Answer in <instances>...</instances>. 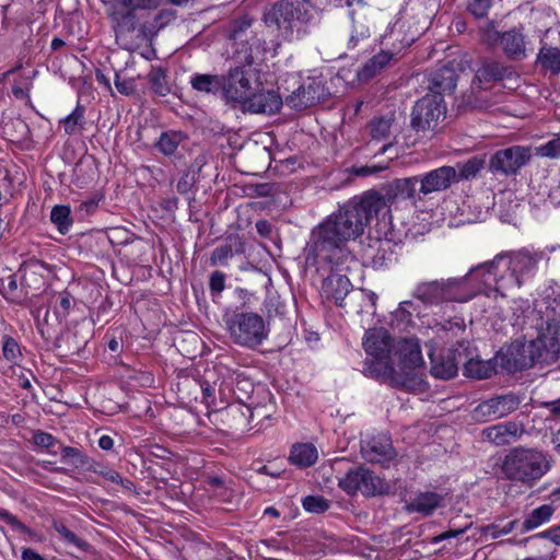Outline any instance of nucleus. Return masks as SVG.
<instances>
[{"label":"nucleus","mask_w":560,"mask_h":560,"mask_svg":"<svg viewBox=\"0 0 560 560\" xmlns=\"http://www.w3.org/2000/svg\"><path fill=\"white\" fill-rule=\"evenodd\" d=\"M494 264L495 260L482 262L459 278L421 281L415 285L412 296L430 307L447 302L465 303L481 291L479 272L485 268L490 272Z\"/></svg>","instance_id":"obj_2"},{"label":"nucleus","mask_w":560,"mask_h":560,"mask_svg":"<svg viewBox=\"0 0 560 560\" xmlns=\"http://www.w3.org/2000/svg\"><path fill=\"white\" fill-rule=\"evenodd\" d=\"M394 345L390 335L384 328L369 329L363 338L365 352L382 365L384 372H386V361H389L393 355Z\"/></svg>","instance_id":"obj_16"},{"label":"nucleus","mask_w":560,"mask_h":560,"mask_svg":"<svg viewBox=\"0 0 560 560\" xmlns=\"http://www.w3.org/2000/svg\"><path fill=\"white\" fill-rule=\"evenodd\" d=\"M71 305L72 301L70 294L68 292L61 293L59 298V304L55 310L56 322L58 324H62V322L67 318Z\"/></svg>","instance_id":"obj_53"},{"label":"nucleus","mask_w":560,"mask_h":560,"mask_svg":"<svg viewBox=\"0 0 560 560\" xmlns=\"http://www.w3.org/2000/svg\"><path fill=\"white\" fill-rule=\"evenodd\" d=\"M317 11L306 0H282L266 14L265 23L275 26L283 38L295 40L307 33V25L315 21Z\"/></svg>","instance_id":"obj_6"},{"label":"nucleus","mask_w":560,"mask_h":560,"mask_svg":"<svg viewBox=\"0 0 560 560\" xmlns=\"http://www.w3.org/2000/svg\"><path fill=\"white\" fill-rule=\"evenodd\" d=\"M282 104V97L276 91L265 90L259 85L246 100L242 109L255 114H275Z\"/></svg>","instance_id":"obj_19"},{"label":"nucleus","mask_w":560,"mask_h":560,"mask_svg":"<svg viewBox=\"0 0 560 560\" xmlns=\"http://www.w3.org/2000/svg\"><path fill=\"white\" fill-rule=\"evenodd\" d=\"M555 512L551 504H544L534 509L524 520L522 524V533L535 529L547 523Z\"/></svg>","instance_id":"obj_32"},{"label":"nucleus","mask_w":560,"mask_h":560,"mask_svg":"<svg viewBox=\"0 0 560 560\" xmlns=\"http://www.w3.org/2000/svg\"><path fill=\"white\" fill-rule=\"evenodd\" d=\"M33 442L37 446L48 448L54 445L55 438L47 432L38 431V432L34 433Z\"/></svg>","instance_id":"obj_60"},{"label":"nucleus","mask_w":560,"mask_h":560,"mask_svg":"<svg viewBox=\"0 0 560 560\" xmlns=\"http://www.w3.org/2000/svg\"><path fill=\"white\" fill-rule=\"evenodd\" d=\"M516 523V521H511L502 527L497 524H490L482 528V534L491 539H497L503 535L510 534L515 528Z\"/></svg>","instance_id":"obj_49"},{"label":"nucleus","mask_w":560,"mask_h":560,"mask_svg":"<svg viewBox=\"0 0 560 560\" xmlns=\"http://www.w3.org/2000/svg\"><path fill=\"white\" fill-rule=\"evenodd\" d=\"M336 272L329 275L323 283L325 296L332 300L338 306H343V300L352 289V284L346 275L339 273L341 270L330 265Z\"/></svg>","instance_id":"obj_23"},{"label":"nucleus","mask_w":560,"mask_h":560,"mask_svg":"<svg viewBox=\"0 0 560 560\" xmlns=\"http://www.w3.org/2000/svg\"><path fill=\"white\" fill-rule=\"evenodd\" d=\"M549 457L536 448L513 447L502 458L500 470L504 479L533 488L549 470Z\"/></svg>","instance_id":"obj_5"},{"label":"nucleus","mask_w":560,"mask_h":560,"mask_svg":"<svg viewBox=\"0 0 560 560\" xmlns=\"http://www.w3.org/2000/svg\"><path fill=\"white\" fill-rule=\"evenodd\" d=\"M419 183L418 176L400 178L394 180L384 191V194L377 191H368V194H375L384 202L382 211L385 210L389 205L397 200L415 199L417 189L416 186Z\"/></svg>","instance_id":"obj_21"},{"label":"nucleus","mask_w":560,"mask_h":560,"mask_svg":"<svg viewBox=\"0 0 560 560\" xmlns=\"http://www.w3.org/2000/svg\"><path fill=\"white\" fill-rule=\"evenodd\" d=\"M387 166H362L354 170V174L358 176H369L372 174H376L383 170H386Z\"/></svg>","instance_id":"obj_62"},{"label":"nucleus","mask_w":560,"mask_h":560,"mask_svg":"<svg viewBox=\"0 0 560 560\" xmlns=\"http://www.w3.org/2000/svg\"><path fill=\"white\" fill-rule=\"evenodd\" d=\"M160 0H119L113 8L109 18L115 24L116 32H133L137 26L136 10L154 9Z\"/></svg>","instance_id":"obj_14"},{"label":"nucleus","mask_w":560,"mask_h":560,"mask_svg":"<svg viewBox=\"0 0 560 560\" xmlns=\"http://www.w3.org/2000/svg\"><path fill=\"white\" fill-rule=\"evenodd\" d=\"M361 454L368 462L385 464L395 457V450L388 435L378 434L362 441Z\"/></svg>","instance_id":"obj_20"},{"label":"nucleus","mask_w":560,"mask_h":560,"mask_svg":"<svg viewBox=\"0 0 560 560\" xmlns=\"http://www.w3.org/2000/svg\"><path fill=\"white\" fill-rule=\"evenodd\" d=\"M423 364L421 349L417 339H399L394 345V352L386 361V374L390 383L398 388L410 392H421L425 383L418 369Z\"/></svg>","instance_id":"obj_3"},{"label":"nucleus","mask_w":560,"mask_h":560,"mask_svg":"<svg viewBox=\"0 0 560 560\" xmlns=\"http://www.w3.org/2000/svg\"><path fill=\"white\" fill-rule=\"evenodd\" d=\"M465 324L463 319H456L454 322H445L444 324L439 325L438 332H442L445 335L447 339L453 337H458L464 334Z\"/></svg>","instance_id":"obj_50"},{"label":"nucleus","mask_w":560,"mask_h":560,"mask_svg":"<svg viewBox=\"0 0 560 560\" xmlns=\"http://www.w3.org/2000/svg\"><path fill=\"white\" fill-rule=\"evenodd\" d=\"M180 138L176 133L163 132L156 142V148L165 155H172L177 150Z\"/></svg>","instance_id":"obj_43"},{"label":"nucleus","mask_w":560,"mask_h":560,"mask_svg":"<svg viewBox=\"0 0 560 560\" xmlns=\"http://www.w3.org/2000/svg\"><path fill=\"white\" fill-rule=\"evenodd\" d=\"M396 60V54L381 50L378 54L374 55L371 59H369L363 67L358 71V78L360 81H369L386 67L389 66L392 61Z\"/></svg>","instance_id":"obj_27"},{"label":"nucleus","mask_w":560,"mask_h":560,"mask_svg":"<svg viewBox=\"0 0 560 560\" xmlns=\"http://www.w3.org/2000/svg\"><path fill=\"white\" fill-rule=\"evenodd\" d=\"M233 341L242 347L255 348L268 337L265 320L256 313H237L229 323Z\"/></svg>","instance_id":"obj_9"},{"label":"nucleus","mask_w":560,"mask_h":560,"mask_svg":"<svg viewBox=\"0 0 560 560\" xmlns=\"http://www.w3.org/2000/svg\"><path fill=\"white\" fill-rule=\"evenodd\" d=\"M419 192L427 196L448 189L452 184L457 183V172L453 166H441L423 175L418 176Z\"/></svg>","instance_id":"obj_17"},{"label":"nucleus","mask_w":560,"mask_h":560,"mask_svg":"<svg viewBox=\"0 0 560 560\" xmlns=\"http://www.w3.org/2000/svg\"><path fill=\"white\" fill-rule=\"evenodd\" d=\"M43 268V265L37 261H27L21 265L19 269V273L21 275L22 285L32 287V284H36L38 282V279L36 276L38 275L39 270Z\"/></svg>","instance_id":"obj_40"},{"label":"nucleus","mask_w":560,"mask_h":560,"mask_svg":"<svg viewBox=\"0 0 560 560\" xmlns=\"http://www.w3.org/2000/svg\"><path fill=\"white\" fill-rule=\"evenodd\" d=\"M485 161L472 156L464 163H458L455 167L457 172V182L462 179H471L483 168Z\"/></svg>","instance_id":"obj_37"},{"label":"nucleus","mask_w":560,"mask_h":560,"mask_svg":"<svg viewBox=\"0 0 560 560\" xmlns=\"http://www.w3.org/2000/svg\"><path fill=\"white\" fill-rule=\"evenodd\" d=\"M536 155L541 158L557 159L560 156V138H555L545 144L536 148Z\"/></svg>","instance_id":"obj_51"},{"label":"nucleus","mask_w":560,"mask_h":560,"mask_svg":"<svg viewBox=\"0 0 560 560\" xmlns=\"http://www.w3.org/2000/svg\"><path fill=\"white\" fill-rule=\"evenodd\" d=\"M115 86L117 91L124 95H131L135 92V84L130 80L120 79L119 74H115Z\"/></svg>","instance_id":"obj_59"},{"label":"nucleus","mask_w":560,"mask_h":560,"mask_svg":"<svg viewBox=\"0 0 560 560\" xmlns=\"http://www.w3.org/2000/svg\"><path fill=\"white\" fill-rule=\"evenodd\" d=\"M500 44L504 54L513 60L526 57V43L524 35L517 30H510L500 36Z\"/></svg>","instance_id":"obj_26"},{"label":"nucleus","mask_w":560,"mask_h":560,"mask_svg":"<svg viewBox=\"0 0 560 560\" xmlns=\"http://www.w3.org/2000/svg\"><path fill=\"white\" fill-rule=\"evenodd\" d=\"M318 453L316 447L311 443H302L292 446L289 459L298 467H310L317 460Z\"/></svg>","instance_id":"obj_30"},{"label":"nucleus","mask_w":560,"mask_h":560,"mask_svg":"<svg viewBox=\"0 0 560 560\" xmlns=\"http://www.w3.org/2000/svg\"><path fill=\"white\" fill-rule=\"evenodd\" d=\"M445 114L443 97L427 93L412 107L410 125L417 132L433 131L445 118Z\"/></svg>","instance_id":"obj_10"},{"label":"nucleus","mask_w":560,"mask_h":560,"mask_svg":"<svg viewBox=\"0 0 560 560\" xmlns=\"http://www.w3.org/2000/svg\"><path fill=\"white\" fill-rule=\"evenodd\" d=\"M149 82L152 91L158 95L165 96L170 92L165 71L161 68L151 70L149 73Z\"/></svg>","instance_id":"obj_42"},{"label":"nucleus","mask_w":560,"mask_h":560,"mask_svg":"<svg viewBox=\"0 0 560 560\" xmlns=\"http://www.w3.org/2000/svg\"><path fill=\"white\" fill-rule=\"evenodd\" d=\"M63 125V129L66 135L72 136L83 129L85 119H84V108L82 106H77L74 110L65 117L61 121Z\"/></svg>","instance_id":"obj_38"},{"label":"nucleus","mask_w":560,"mask_h":560,"mask_svg":"<svg viewBox=\"0 0 560 560\" xmlns=\"http://www.w3.org/2000/svg\"><path fill=\"white\" fill-rule=\"evenodd\" d=\"M392 119L378 118L371 122V135L374 140H386L390 136Z\"/></svg>","instance_id":"obj_44"},{"label":"nucleus","mask_w":560,"mask_h":560,"mask_svg":"<svg viewBox=\"0 0 560 560\" xmlns=\"http://www.w3.org/2000/svg\"><path fill=\"white\" fill-rule=\"evenodd\" d=\"M261 85L258 71L250 62L231 67L222 74V98L241 108L249 95Z\"/></svg>","instance_id":"obj_7"},{"label":"nucleus","mask_w":560,"mask_h":560,"mask_svg":"<svg viewBox=\"0 0 560 560\" xmlns=\"http://www.w3.org/2000/svg\"><path fill=\"white\" fill-rule=\"evenodd\" d=\"M233 256V248L231 244H223L213 249L211 254L212 265L225 264L229 258Z\"/></svg>","instance_id":"obj_54"},{"label":"nucleus","mask_w":560,"mask_h":560,"mask_svg":"<svg viewBox=\"0 0 560 560\" xmlns=\"http://www.w3.org/2000/svg\"><path fill=\"white\" fill-rule=\"evenodd\" d=\"M339 487L348 494L353 495L361 492L363 495H378L388 490V485L378 476L364 467L350 469L339 480Z\"/></svg>","instance_id":"obj_11"},{"label":"nucleus","mask_w":560,"mask_h":560,"mask_svg":"<svg viewBox=\"0 0 560 560\" xmlns=\"http://www.w3.org/2000/svg\"><path fill=\"white\" fill-rule=\"evenodd\" d=\"M201 392H202V398L201 401L206 405L208 409H217L215 404V386L209 384L207 381H203L200 384Z\"/></svg>","instance_id":"obj_55"},{"label":"nucleus","mask_w":560,"mask_h":560,"mask_svg":"<svg viewBox=\"0 0 560 560\" xmlns=\"http://www.w3.org/2000/svg\"><path fill=\"white\" fill-rule=\"evenodd\" d=\"M0 293L9 301L16 302L21 299L18 288V275L5 271L0 276Z\"/></svg>","instance_id":"obj_36"},{"label":"nucleus","mask_w":560,"mask_h":560,"mask_svg":"<svg viewBox=\"0 0 560 560\" xmlns=\"http://www.w3.org/2000/svg\"><path fill=\"white\" fill-rule=\"evenodd\" d=\"M457 85V74L453 66H444L429 77V93L443 97L444 94L454 92Z\"/></svg>","instance_id":"obj_25"},{"label":"nucleus","mask_w":560,"mask_h":560,"mask_svg":"<svg viewBox=\"0 0 560 560\" xmlns=\"http://www.w3.org/2000/svg\"><path fill=\"white\" fill-rule=\"evenodd\" d=\"M0 518L4 521L7 524L12 526L13 529L24 533L26 532V526L20 522V520L13 514L9 513L5 510H0Z\"/></svg>","instance_id":"obj_57"},{"label":"nucleus","mask_w":560,"mask_h":560,"mask_svg":"<svg viewBox=\"0 0 560 560\" xmlns=\"http://www.w3.org/2000/svg\"><path fill=\"white\" fill-rule=\"evenodd\" d=\"M352 31L348 39V48L354 49L360 42L366 40L370 37V27L362 20L353 19Z\"/></svg>","instance_id":"obj_41"},{"label":"nucleus","mask_w":560,"mask_h":560,"mask_svg":"<svg viewBox=\"0 0 560 560\" xmlns=\"http://www.w3.org/2000/svg\"><path fill=\"white\" fill-rule=\"evenodd\" d=\"M303 508L311 513H324L326 512L330 504L329 501L320 495H307L302 501Z\"/></svg>","instance_id":"obj_45"},{"label":"nucleus","mask_w":560,"mask_h":560,"mask_svg":"<svg viewBox=\"0 0 560 560\" xmlns=\"http://www.w3.org/2000/svg\"><path fill=\"white\" fill-rule=\"evenodd\" d=\"M442 497L435 492H421L406 505L408 512H417L424 515L432 514L441 504Z\"/></svg>","instance_id":"obj_28"},{"label":"nucleus","mask_w":560,"mask_h":560,"mask_svg":"<svg viewBox=\"0 0 560 560\" xmlns=\"http://www.w3.org/2000/svg\"><path fill=\"white\" fill-rule=\"evenodd\" d=\"M54 528L56 529V532L58 534H60V536L62 537V539L66 542H68L70 545H73V546L78 547L81 550H86L88 549L89 544L86 541H84L83 539L79 538L73 532H71L63 524L56 523L54 525Z\"/></svg>","instance_id":"obj_47"},{"label":"nucleus","mask_w":560,"mask_h":560,"mask_svg":"<svg viewBox=\"0 0 560 560\" xmlns=\"http://www.w3.org/2000/svg\"><path fill=\"white\" fill-rule=\"evenodd\" d=\"M520 404V397L513 393L497 396L480 402L474 409V418L478 421L503 418L515 411Z\"/></svg>","instance_id":"obj_15"},{"label":"nucleus","mask_w":560,"mask_h":560,"mask_svg":"<svg viewBox=\"0 0 560 560\" xmlns=\"http://www.w3.org/2000/svg\"><path fill=\"white\" fill-rule=\"evenodd\" d=\"M209 287L212 292L221 293L225 287L224 273L214 271L210 277Z\"/></svg>","instance_id":"obj_58"},{"label":"nucleus","mask_w":560,"mask_h":560,"mask_svg":"<svg viewBox=\"0 0 560 560\" xmlns=\"http://www.w3.org/2000/svg\"><path fill=\"white\" fill-rule=\"evenodd\" d=\"M40 308L36 310L33 312V315L35 316L36 320H37V328L39 329V332L42 334V336H47V337H50L51 336V330L59 326L60 324H58L56 322V318L54 320H50L49 319V311L48 310H45V316H44V319L43 322L39 319V315H40Z\"/></svg>","instance_id":"obj_52"},{"label":"nucleus","mask_w":560,"mask_h":560,"mask_svg":"<svg viewBox=\"0 0 560 560\" xmlns=\"http://www.w3.org/2000/svg\"><path fill=\"white\" fill-rule=\"evenodd\" d=\"M191 88L203 94H222V75L208 73H194L190 77Z\"/></svg>","instance_id":"obj_29"},{"label":"nucleus","mask_w":560,"mask_h":560,"mask_svg":"<svg viewBox=\"0 0 560 560\" xmlns=\"http://www.w3.org/2000/svg\"><path fill=\"white\" fill-rule=\"evenodd\" d=\"M466 528H459V529H450V530H446L435 537L432 538V542L433 544H438L442 540H445V539H448V538H453V537H457L459 535H462L463 533H465Z\"/></svg>","instance_id":"obj_61"},{"label":"nucleus","mask_w":560,"mask_h":560,"mask_svg":"<svg viewBox=\"0 0 560 560\" xmlns=\"http://www.w3.org/2000/svg\"><path fill=\"white\" fill-rule=\"evenodd\" d=\"M61 458L75 468L83 467L86 463V457L78 448L71 446L61 447Z\"/></svg>","instance_id":"obj_46"},{"label":"nucleus","mask_w":560,"mask_h":560,"mask_svg":"<svg viewBox=\"0 0 560 560\" xmlns=\"http://www.w3.org/2000/svg\"><path fill=\"white\" fill-rule=\"evenodd\" d=\"M96 472L100 476H102L104 479L112 481L114 483H116V482H118V480H120V474L110 468H102L101 470H98Z\"/></svg>","instance_id":"obj_63"},{"label":"nucleus","mask_w":560,"mask_h":560,"mask_svg":"<svg viewBox=\"0 0 560 560\" xmlns=\"http://www.w3.org/2000/svg\"><path fill=\"white\" fill-rule=\"evenodd\" d=\"M419 315V306L413 301H402L394 312V320L399 329H406L412 323V316Z\"/></svg>","instance_id":"obj_33"},{"label":"nucleus","mask_w":560,"mask_h":560,"mask_svg":"<svg viewBox=\"0 0 560 560\" xmlns=\"http://www.w3.org/2000/svg\"><path fill=\"white\" fill-rule=\"evenodd\" d=\"M458 345L460 350H452V357H448L447 359L438 360L432 353L429 354L432 364L430 372L435 378L448 380L456 375L458 364L467 358L465 353L467 350L466 342L460 341Z\"/></svg>","instance_id":"obj_22"},{"label":"nucleus","mask_w":560,"mask_h":560,"mask_svg":"<svg viewBox=\"0 0 560 560\" xmlns=\"http://www.w3.org/2000/svg\"><path fill=\"white\" fill-rule=\"evenodd\" d=\"M324 96V86L319 81L308 79L285 97V104L295 109L302 110L315 105Z\"/></svg>","instance_id":"obj_18"},{"label":"nucleus","mask_w":560,"mask_h":560,"mask_svg":"<svg viewBox=\"0 0 560 560\" xmlns=\"http://www.w3.org/2000/svg\"><path fill=\"white\" fill-rule=\"evenodd\" d=\"M262 408H249L245 405H232L229 407L226 413L228 416H231L233 419H238L240 425H245L247 423H250L255 417H264L268 418L267 415H264Z\"/></svg>","instance_id":"obj_35"},{"label":"nucleus","mask_w":560,"mask_h":560,"mask_svg":"<svg viewBox=\"0 0 560 560\" xmlns=\"http://www.w3.org/2000/svg\"><path fill=\"white\" fill-rule=\"evenodd\" d=\"M504 258L508 259L509 277L493 278L498 291L510 288H521L526 279L536 275L538 264L544 259H549L545 252L534 250L528 247L499 254L491 260H495V264L490 272L487 268L479 272V283L481 288L482 285H491V276L497 269L498 264Z\"/></svg>","instance_id":"obj_4"},{"label":"nucleus","mask_w":560,"mask_h":560,"mask_svg":"<svg viewBox=\"0 0 560 560\" xmlns=\"http://www.w3.org/2000/svg\"><path fill=\"white\" fill-rule=\"evenodd\" d=\"M22 560H45L39 553L31 548L22 550Z\"/></svg>","instance_id":"obj_64"},{"label":"nucleus","mask_w":560,"mask_h":560,"mask_svg":"<svg viewBox=\"0 0 560 560\" xmlns=\"http://www.w3.org/2000/svg\"><path fill=\"white\" fill-rule=\"evenodd\" d=\"M522 432L518 423L508 421L483 429L482 438L497 446H502L515 441Z\"/></svg>","instance_id":"obj_24"},{"label":"nucleus","mask_w":560,"mask_h":560,"mask_svg":"<svg viewBox=\"0 0 560 560\" xmlns=\"http://www.w3.org/2000/svg\"><path fill=\"white\" fill-rule=\"evenodd\" d=\"M3 357L11 363L16 364L22 355L19 343L15 339L4 336L2 342Z\"/></svg>","instance_id":"obj_48"},{"label":"nucleus","mask_w":560,"mask_h":560,"mask_svg":"<svg viewBox=\"0 0 560 560\" xmlns=\"http://www.w3.org/2000/svg\"><path fill=\"white\" fill-rule=\"evenodd\" d=\"M511 74V69L503 63L494 60H485L477 69L474 84L478 83L481 89L482 83L501 81ZM475 109L487 110L498 103L488 96L486 91H478L471 100L468 101Z\"/></svg>","instance_id":"obj_12"},{"label":"nucleus","mask_w":560,"mask_h":560,"mask_svg":"<svg viewBox=\"0 0 560 560\" xmlns=\"http://www.w3.org/2000/svg\"><path fill=\"white\" fill-rule=\"evenodd\" d=\"M532 159V150L524 145H512L498 150L489 161V170L504 176L516 175Z\"/></svg>","instance_id":"obj_13"},{"label":"nucleus","mask_w":560,"mask_h":560,"mask_svg":"<svg viewBox=\"0 0 560 560\" xmlns=\"http://www.w3.org/2000/svg\"><path fill=\"white\" fill-rule=\"evenodd\" d=\"M537 62L545 71L560 74V48L542 45L537 55Z\"/></svg>","instance_id":"obj_31"},{"label":"nucleus","mask_w":560,"mask_h":560,"mask_svg":"<svg viewBox=\"0 0 560 560\" xmlns=\"http://www.w3.org/2000/svg\"><path fill=\"white\" fill-rule=\"evenodd\" d=\"M526 354L518 363V369H527L536 362H549L557 359L560 353V317L548 322L544 331L537 339L523 346Z\"/></svg>","instance_id":"obj_8"},{"label":"nucleus","mask_w":560,"mask_h":560,"mask_svg":"<svg viewBox=\"0 0 560 560\" xmlns=\"http://www.w3.org/2000/svg\"><path fill=\"white\" fill-rule=\"evenodd\" d=\"M383 206V200L375 194L365 192L360 198L350 199L312 231L306 261L313 265L326 262L340 270H350L357 260L348 250L347 243L363 234Z\"/></svg>","instance_id":"obj_1"},{"label":"nucleus","mask_w":560,"mask_h":560,"mask_svg":"<svg viewBox=\"0 0 560 560\" xmlns=\"http://www.w3.org/2000/svg\"><path fill=\"white\" fill-rule=\"evenodd\" d=\"M463 364L465 375L472 378L485 380L494 373L493 366L487 361L469 359L463 362Z\"/></svg>","instance_id":"obj_34"},{"label":"nucleus","mask_w":560,"mask_h":560,"mask_svg":"<svg viewBox=\"0 0 560 560\" xmlns=\"http://www.w3.org/2000/svg\"><path fill=\"white\" fill-rule=\"evenodd\" d=\"M71 210L68 206H55L50 212V220L58 231L66 234L72 225V219L70 217Z\"/></svg>","instance_id":"obj_39"},{"label":"nucleus","mask_w":560,"mask_h":560,"mask_svg":"<svg viewBox=\"0 0 560 560\" xmlns=\"http://www.w3.org/2000/svg\"><path fill=\"white\" fill-rule=\"evenodd\" d=\"M492 0H471L468 9L477 19L486 18L491 7Z\"/></svg>","instance_id":"obj_56"}]
</instances>
